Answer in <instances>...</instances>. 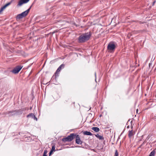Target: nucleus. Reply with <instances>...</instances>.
I'll return each mask as SVG.
<instances>
[{
	"label": "nucleus",
	"instance_id": "4468645a",
	"mask_svg": "<svg viewBox=\"0 0 156 156\" xmlns=\"http://www.w3.org/2000/svg\"><path fill=\"white\" fill-rule=\"evenodd\" d=\"M83 133L84 135L91 136L92 135V134L90 132L85 131L83 132Z\"/></svg>",
	"mask_w": 156,
	"mask_h": 156
},
{
	"label": "nucleus",
	"instance_id": "f8f14e48",
	"mask_svg": "<svg viewBox=\"0 0 156 156\" xmlns=\"http://www.w3.org/2000/svg\"><path fill=\"white\" fill-rule=\"evenodd\" d=\"M95 136L100 140H103L104 139V138L102 136H100L98 134H95Z\"/></svg>",
	"mask_w": 156,
	"mask_h": 156
},
{
	"label": "nucleus",
	"instance_id": "9d476101",
	"mask_svg": "<svg viewBox=\"0 0 156 156\" xmlns=\"http://www.w3.org/2000/svg\"><path fill=\"white\" fill-rule=\"evenodd\" d=\"M26 110V108H24L20 109L17 110L15 114L17 115H21L23 113V112L25 110Z\"/></svg>",
	"mask_w": 156,
	"mask_h": 156
},
{
	"label": "nucleus",
	"instance_id": "393cba45",
	"mask_svg": "<svg viewBox=\"0 0 156 156\" xmlns=\"http://www.w3.org/2000/svg\"><path fill=\"white\" fill-rule=\"evenodd\" d=\"M131 128H132L133 127V126H132V125L131 126Z\"/></svg>",
	"mask_w": 156,
	"mask_h": 156
},
{
	"label": "nucleus",
	"instance_id": "ddd939ff",
	"mask_svg": "<svg viewBox=\"0 0 156 156\" xmlns=\"http://www.w3.org/2000/svg\"><path fill=\"white\" fill-rule=\"evenodd\" d=\"M134 135L133 133V132L132 130L129 131L128 136L129 138H131L132 136Z\"/></svg>",
	"mask_w": 156,
	"mask_h": 156
},
{
	"label": "nucleus",
	"instance_id": "cd10ccee",
	"mask_svg": "<svg viewBox=\"0 0 156 156\" xmlns=\"http://www.w3.org/2000/svg\"><path fill=\"white\" fill-rule=\"evenodd\" d=\"M95 76H96V73H95Z\"/></svg>",
	"mask_w": 156,
	"mask_h": 156
},
{
	"label": "nucleus",
	"instance_id": "a211bd4d",
	"mask_svg": "<svg viewBox=\"0 0 156 156\" xmlns=\"http://www.w3.org/2000/svg\"><path fill=\"white\" fill-rule=\"evenodd\" d=\"M47 150L44 151L43 156H47Z\"/></svg>",
	"mask_w": 156,
	"mask_h": 156
},
{
	"label": "nucleus",
	"instance_id": "f3484780",
	"mask_svg": "<svg viewBox=\"0 0 156 156\" xmlns=\"http://www.w3.org/2000/svg\"><path fill=\"white\" fill-rule=\"evenodd\" d=\"M34 114L33 113H31L29 114L28 115H27V117L29 118V117H31L32 118V117H33Z\"/></svg>",
	"mask_w": 156,
	"mask_h": 156
},
{
	"label": "nucleus",
	"instance_id": "f257e3e1",
	"mask_svg": "<svg viewBox=\"0 0 156 156\" xmlns=\"http://www.w3.org/2000/svg\"><path fill=\"white\" fill-rule=\"evenodd\" d=\"M91 35L90 32L83 34L79 36L78 38V42L83 43L86 42L90 39Z\"/></svg>",
	"mask_w": 156,
	"mask_h": 156
},
{
	"label": "nucleus",
	"instance_id": "0eeeda50",
	"mask_svg": "<svg viewBox=\"0 0 156 156\" xmlns=\"http://www.w3.org/2000/svg\"><path fill=\"white\" fill-rule=\"evenodd\" d=\"M30 0H20L17 5L19 6H21L23 4L27 3Z\"/></svg>",
	"mask_w": 156,
	"mask_h": 156
},
{
	"label": "nucleus",
	"instance_id": "bb28decb",
	"mask_svg": "<svg viewBox=\"0 0 156 156\" xmlns=\"http://www.w3.org/2000/svg\"><path fill=\"white\" fill-rule=\"evenodd\" d=\"M155 3V1H154V2H153V5L154 4V3Z\"/></svg>",
	"mask_w": 156,
	"mask_h": 156
},
{
	"label": "nucleus",
	"instance_id": "f03ea898",
	"mask_svg": "<svg viewBox=\"0 0 156 156\" xmlns=\"http://www.w3.org/2000/svg\"><path fill=\"white\" fill-rule=\"evenodd\" d=\"M76 136V134L71 133L66 137L62 138V140L63 142H70L75 138Z\"/></svg>",
	"mask_w": 156,
	"mask_h": 156
},
{
	"label": "nucleus",
	"instance_id": "423d86ee",
	"mask_svg": "<svg viewBox=\"0 0 156 156\" xmlns=\"http://www.w3.org/2000/svg\"><path fill=\"white\" fill-rule=\"evenodd\" d=\"M76 144H81L83 142L80 140V139L79 136L78 135H76Z\"/></svg>",
	"mask_w": 156,
	"mask_h": 156
},
{
	"label": "nucleus",
	"instance_id": "7ed1b4c3",
	"mask_svg": "<svg viewBox=\"0 0 156 156\" xmlns=\"http://www.w3.org/2000/svg\"><path fill=\"white\" fill-rule=\"evenodd\" d=\"M116 45L113 42H110L107 46V49L110 52L114 51Z\"/></svg>",
	"mask_w": 156,
	"mask_h": 156
},
{
	"label": "nucleus",
	"instance_id": "20e7f679",
	"mask_svg": "<svg viewBox=\"0 0 156 156\" xmlns=\"http://www.w3.org/2000/svg\"><path fill=\"white\" fill-rule=\"evenodd\" d=\"M22 68V67L21 66H17L11 71V72L14 74H17L21 70Z\"/></svg>",
	"mask_w": 156,
	"mask_h": 156
},
{
	"label": "nucleus",
	"instance_id": "1a4fd4ad",
	"mask_svg": "<svg viewBox=\"0 0 156 156\" xmlns=\"http://www.w3.org/2000/svg\"><path fill=\"white\" fill-rule=\"evenodd\" d=\"M10 5V2H8L1 8L0 9V14L2 13V12L5 9V8Z\"/></svg>",
	"mask_w": 156,
	"mask_h": 156
},
{
	"label": "nucleus",
	"instance_id": "dca6fc26",
	"mask_svg": "<svg viewBox=\"0 0 156 156\" xmlns=\"http://www.w3.org/2000/svg\"><path fill=\"white\" fill-rule=\"evenodd\" d=\"M155 154V151L153 150L151 152L149 156H154Z\"/></svg>",
	"mask_w": 156,
	"mask_h": 156
},
{
	"label": "nucleus",
	"instance_id": "6e6552de",
	"mask_svg": "<svg viewBox=\"0 0 156 156\" xmlns=\"http://www.w3.org/2000/svg\"><path fill=\"white\" fill-rule=\"evenodd\" d=\"M65 66V65L63 64H62L57 69L56 72L55 73V75L58 76V73L59 72L60 70L62 69V68H63Z\"/></svg>",
	"mask_w": 156,
	"mask_h": 156
},
{
	"label": "nucleus",
	"instance_id": "5701e85b",
	"mask_svg": "<svg viewBox=\"0 0 156 156\" xmlns=\"http://www.w3.org/2000/svg\"><path fill=\"white\" fill-rule=\"evenodd\" d=\"M20 26H17V27H16V28L18 29V27L19 28Z\"/></svg>",
	"mask_w": 156,
	"mask_h": 156
},
{
	"label": "nucleus",
	"instance_id": "412c9836",
	"mask_svg": "<svg viewBox=\"0 0 156 156\" xmlns=\"http://www.w3.org/2000/svg\"><path fill=\"white\" fill-rule=\"evenodd\" d=\"M32 119H33L34 120L37 121V118L36 117L35 115H34L33 117L32 118Z\"/></svg>",
	"mask_w": 156,
	"mask_h": 156
},
{
	"label": "nucleus",
	"instance_id": "aec40b11",
	"mask_svg": "<svg viewBox=\"0 0 156 156\" xmlns=\"http://www.w3.org/2000/svg\"><path fill=\"white\" fill-rule=\"evenodd\" d=\"M55 145L53 146L52 147V148H51V150L52 151H55Z\"/></svg>",
	"mask_w": 156,
	"mask_h": 156
},
{
	"label": "nucleus",
	"instance_id": "39448f33",
	"mask_svg": "<svg viewBox=\"0 0 156 156\" xmlns=\"http://www.w3.org/2000/svg\"><path fill=\"white\" fill-rule=\"evenodd\" d=\"M34 2L33 3L32 5L30 6V8L29 9H28L26 11H25L23 12H22V13H21V14L22 15V16L23 17L26 16L27 15V14H28V13H29V12L30 11V9H31V8L32 5L34 4Z\"/></svg>",
	"mask_w": 156,
	"mask_h": 156
},
{
	"label": "nucleus",
	"instance_id": "a878e982",
	"mask_svg": "<svg viewBox=\"0 0 156 156\" xmlns=\"http://www.w3.org/2000/svg\"><path fill=\"white\" fill-rule=\"evenodd\" d=\"M129 126H127V128H129Z\"/></svg>",
	"mask_w": 156,
	"mask_h": 156
},
{
	"label": "nucleus",
	"instance_id": "4be33fe9",
	"mask_svg": "<svg viewBox=\"0 0 156 156\" xmlns=\"http://www.w3.org/2000/svg\"><path fill=\"white\" fill-rule=\"evenodd\" d=\"M53 151H52L51 150V151H50V152H49V155H50L51 154H52V152H53Z\"/></svg>",
	"mask_w": 156,
	"mask_h": 156
},
{
	"label": "nucleus",
	"instance_id": "9b49d317",
	"mask_svg": "<svg viewBox=\"0 0 156 156\" xmlns=\"http://www.w3.org/2000/svg\"><path fill=\"white\" fill-rule=\"evenodd\" d=\"M23 16L21 14H20L17 15L16 16V18L17 21L23 18Z\"/></svg>",
	"mask_w": 156,
	"mask_h": 156
},
{
	"label": "nucleus",
	"instance_id": "2eb2a0df",
	"mask_svg": "<svg viewBox=\"0 0 156 156\" xmlns=\"http://www.w3.org/2000/svg\"><path fill=\"white\" fill-rule=\"evenodd\" d=\"M92 129L96 132H98L100 130L99 128L97 127H93L91 128Z\"/></svg>",
	"mask_w": 156,
	"mask_h": 156
},
{
	"label": "nucleus",
	"instance_id": "6ab92c4d",
	"mask_svg": "<svg viewBox=\"0 0 156 156\" xmlns=\"http://www.w3.org/2000/svg\"><path fill=\"white\" fill-rule=\"evenodd\" d=\"M118 152L117 150H116L115 151L114 156H118Z\"/></svg>",
	"mask_w": 156,
	"mask_h": 156
},
{
	"label": "nucleus",
	"instance_id": "b1692460",
	"mask_svg": "<svg viewBox=\"0 0 156 156\" xmlns=\"http://www.w3.org/2000/svg\"><path fill=\"white\" fill-rule=\"evenodd\" d=\"M138 109H137L136 110V112L137 113H138Z\"/></svg>",
	"mask_w": 156,
	"mask_h": 156
}]
</instances>
